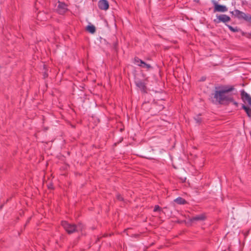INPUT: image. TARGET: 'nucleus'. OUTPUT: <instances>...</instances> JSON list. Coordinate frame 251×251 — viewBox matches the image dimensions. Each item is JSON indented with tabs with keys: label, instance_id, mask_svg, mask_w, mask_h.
<instances>
[{
	"label": "nucleus",
	"instance_id": "f257e3e1",
	"mask_svg": "<svg viewBox=\"0 0 251 251\" xmlns=\"http://www.w3.org/2000/svg\"><path fill=\"white\" fill-rule=\"evenodd\" d=\"M232 89L224 90L219 91H216L214 98L220 102L224 101H228L231 100V98L227 94V92L231 91Z\"/></svg>",
	"mask_w": 251,
	"mask_h": 251
},
{
	"label": "nucleus",
	"instance_id": "f03ea898",
	"mask_svg": "<svg viewBox=\"0 0 251 251\" xmlns=\"http://www.w3.org/2000/svg\"><path fill=\"white\" fill-rule=\"evenodd\" d=\"M230 13L235 18L238 19H244V20L251 23V16L250 15L246 14L244 12L239 10L236 9L230 11Z\"/></svg>",
	"mask_w": 251,
	"mask_h": 251
},
{
	"label": "nucleus",
	"instance_id": "7ed1b4c3",
	"mask_svg": "<svg viewBox=\"0 0 251 251\" xmlns=\"http://www.w3.org/2000/svg\"><path fill=\"white\" fill-rule=\"evenodd\" d=\"M62 226L69 233H72L75 231L81 229V226L80 225L76 226L75 225L70 224L66 221L62 222Z\"/></svg>",
	"mask_w": 251,
	"mask_h": 251
},
{
	"label": "nucleus",
	"instance_id": "20e7f679",
	"mask_svg": "<svg viewBox=\"0 0 251 251\" xmlns=\"http://www.w3.org/2000/svg\"><path fill=\"white\" fill-rule=\"evenodd\" d=\"M211 2L214 6V12H226L227 11V8L226 5L219 4L215 0H212Z\"/></svg>",
	"mask_w": 251,
	"mask_h": 251
},
{
	"label": "nucleus",
	"instance_id": "39448f33",
	"mask_svg": "<svg viewBox=\"0 0 251 251\" xmlns=\"http://www.w3.org/2000/svg\"><path fill=\"white\" fill-rule=\"evenodd\" d=\"M55 10L60 14H63L68 10L67 5L65 3L58 1L55 4Z\"/></svg>",
	"mask_w": 251,
	"mask_h": 251
},
{
	"label": "nucleus",
	"instance_id": "423d86ee",
	"mask_svg": "<svg viewBox=\"0 0 251 251\" xmlns=\"http://www.w3.org/2000/svg\"><path fill=\"white\" fill-rule=\"evenodd\" d=\"M216 19L214 20L215 23H219L220 22L226 24L231 20L230 18L226 14L217 15Z\"/></svg>",
	"mask_w": 251,
	"mask_h": 251
},
{
	"label": "nucleus",
	"instance_id": "0eeeda50",
	"mask_svg": "<svg viewBox=\"0 0 251 251\" xmlns=\"http://www.w3.org/2000/svg\"><path fill=\"white\" fill-rule=\"evenodd\" d=\"M134 64L139 67H141L143 68L146 69L147 70L151 69V67L150 64H147L144 62L142 60L139 59L138 58H135L134 59Z\"/></svg>",
	"mask_w": 251,
	"mask_h": 251
},
{
	"label": "nucleus",
	"instance_id": "6e6552de",
	"mask_svg": "<svg viewBox=\"0 0 251 251\" xmlns=\"http://www.w3.org/2000/svg\"><path fill=\"white\" fill-rule=\"evenodd\" d=\"M241 96L243 102L248 103L251 106V96L244 90L241 91Z\"/></svg>",
	"mask_w": 251,
	"mask_h": 251
},
{
	"label": "nucleus",
	"instance_id": "1a4fd4ad",
	"mask_svg": "<svg viewBox=\"0 0 251 251\" xmlns=\"http://www.w3.org/2000/svg\"><path fill=\"white\" fill-rule=\"evenodd\" d=\"M98 6L101 10H106L109 8V3L107 0H100L98 2Z\"/></svg>",
	"mask_w": 251,
	"mask_h": 251
},
{
	"label": "nucleus",
	"instance_id": "9d476101",
	"mask_svg": "<svg viewBox=\"0 0 251 251\" xmlns=\"http://www.w3.org/2000/svg\"><path fill=\"white\" fill-rule=\"evenodd\" d=\"M205 218L206 217L204 214H201L193 217L191 219L190 221L192 223H196L197 222L203 221L205 219Z\"/></svg>",
	"mask_w": 251,
	"mask_h": 251
},
{
	"label": "nucleus",
	"instance_id": "9b49d317",
	"mask_svg": "<svg viewBox=\"0 0 251 251\" xmlns=\"http://www.w3.org/2000/svg\"><path fill=\"white\" fill-rule=\"evenodd\" d=\"M242 108L245 111L248 116L251 118V108L244 104H243Z\"/></svg>",
	"mask_w": 251,
	"mask_h": 251
},
{
	"label": "nucleus",
	"instance_id": "f8f14e48",
	"mask_svg": "<svg viewBox=\"0 0 251 251\" xmlns=\"http://www.w3.org/2000/svg\"><path fill=\"white\" fill-rule=\"evenodd\" d=\"M86 30L91 33H94L96 31V28L94 25H89L87 26Z\"/></svg>",
	"mask_w": 251,
	"mask_h": 251
},
{
	"label": "nucleus",
	"instance_id": "ddd939ff",
	"mask_svg": "<svg viewBox=\"0 0 251 251\" xmlns=\"http://www.w3.org/2000/svg\"><path fill=\"white\" fill-rule=\"evenodd\" d=\"M226 25L228 27V28L233 32H239L241 30L237 27H233L229 25Z\"/></svg>",
	"mask_w": 251,
	"mask_h": 251
},
{
	"label": "nucleus",
	"instance_id": "4468645a",
	"mask_svg": "<svg viewBox=\"0 0 251 251\" xmlns=\"http://www.w3.org/2000/svg\"><path fill=\"white\" fill-rule=\"evenodd\" d=\"M178 204H184L185 203V201L181 198H177L175 201Z\"/></svg>",
	"mask_w": 251,
	"mask_h": 251
},
{
	"label": "nucleus",
	"instance_id": "2eb2a0df",
	"mask_svg": "<svg viewBox=\"0 0 251 251\" xmlns=\"http://www.w3.org/2000/svg\"><path fill=\"white\" fill-rule=\"evenodd\" d=\"M137 86L140 88H141V89H142L143 90H144L145 89V85L143 83L141 82H139L138 83H137Z\"/></svg>",
	"mask_w": 251,
	"mask_h": 251
},
{
	"label": "nucleus",
	"instance_id": "dca6fc26",
	"mask_svg": "<svg viewBox=\"0 0 251 251\" xmlns=\"http://www.w3.org/2000/svg\"><path fill=\"white\" fill-rule=\"evenodd\" d=\"M161 210V208L158 205H156L154 208V211H159Z\"/></svg>",
	"mask_w": 251,
	"mask_h": 251
},
{
	"label": "nucleus",
	"instance_id": "f3484780",
	"mask_svg": "<svg viewBox=\"0 0 251 251\" xmlns=\"http://www.w3.org/2000/svg\"><path fill=\"white\" fill-rule=\"evenodd\" d=\"M117 198H118V199H119V200H123L122 198L120 196H117Z\"/></svg>",
	"mask_w": 251,
	"mask_h": 251
},
{
	"label": "nucleus",
	"instance_id": "a211bd4d",
	"mask_svg": "<svg viewBox=\"0 0 251 251\" xmlns=\"http://www.w3.org/2000/svg\"><path fill=\"white\" fill-rule=\"evenodd\" d=\"M49 188H50V189H51V186H49Z\"/></svg>",
	"mask_w": 251,
	"mask_h": 251
},
{
	"label": "nucleus",
	"instance_id": "6ab92c4d",
	"mask_svg": "<svg viewBox=\"0 0 251 251\" xmlns=\"http://www.w3.org/2000/svg\"><path fill=\"white\" fill-rule=\"evenodd\" d=\"M197 122H199V120H197Z\"/></svg>",
	"mask_w": 251,
	"mask_h": 251
}]
</instances>
